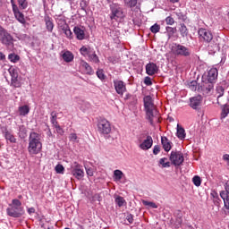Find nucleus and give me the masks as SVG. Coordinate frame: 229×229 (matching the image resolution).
<instances>
[{"mask_svg": "<svg viewBox=\"0 0 229 229\" xmlns=\"http://www.w3.org/2000/svg\"><path fill=\"white\" fill-rule=\"evenodd\" d=\"M81 67L84 69V72L89 76H92V74H94V70H92V66L89 65V63H87V61H84V60L81 61Z\"/></svg>", "mask_w": 229, "mask_h": 229, "instance_id": "obj_28", "label": "nucleus"}, {"mask_svg": "<svg viewBox=\"0 0 229 229\" xmlns=\"http://www.w3.org/2000/svg\"><path fill=\"white\" fill-rule=\"evenodd\" d=\"M220 108H221L220 119H226L229 114V104L221 105Z\"/></svg>", "mask_w": 229, "mask_h": 229, "instance_id": "obj_30", "label": "nucleus"}, {"mask_svg": "<svg viewBox=\"0 0 229 229\" xmlns=\"http://www.w3.org/2000/svg\"><path fill=\"white\" fill-rule=\"evenodd\" d=\"M80 8L82 10V12H85V15H88L89 13L87 12V7L89 4V2L87 0H80Z\"/></svg>", "mask_w": 229, "mask_h": 229, "instance_id": "obj_44", "label": "nucleus"}, {"mask_svg": "<svg viewBox=\"0 0 229 229\" xmlns=\"http://www.w3.org/2000/svg\"><path fill=\"white\" fill-rule=\"evenodd\" d=\"M199 83H198V81H191L188 82V87L191 89L193 92H196L198 89H199Z\"/></svg>", "mask_w": 229, "mask_h": 229, "instance_id": "obj_42", "label": "nucleus"}, {"mask_svg": "<svg viewBox=\"0 0 229 229\" xmlns=\"http://www.w3.org/2000/svg\"><path fill=\"white\" fill-rule=\"evenodd\" d=\"M18 4L21 10H26L28 8V0H18Z\"/></svg>", "mask_w": 229, "mask_h": 229, "instance_id": "obj_54", "label": "nucleus"}, {"mask_svg": "<svg viewBox=\"0 0 229 229\" xmlns=\"http://www.w3.org/2000/svg\"><path fill=\"white\" fill-rule=\"evenodd\" d=\"M0 131L4 135L5 140H9L11 144H17V139L10 131H8V126H0Z\"/></svg>", "mask_w": 229, "mask_h": 229, "instance_id": "obj_13", "label": "nucleus"}, {"mask_svg": "<svg viewBox=\"0 0 229 229\" xmlns=\"http://www.w3.org/2000/svg\"><path fill=\"white\" fill-rule=\"evenodd\" d=\"M113 83L116 94L119 96H123L124 92H126V83L120 80H114Z\"/></svg>", "mask_w": 229, "mask_h": 229, "instance_id": "obj_14", "label": "nucleus"}, {"mask_svg": "<svg viewBox=\"0 0 229 229\" xmlns=\"http://www.w3.org/2000/svg\"><path fill=\"white\" fill-rule=\"evenodd\" d=\"M114 203L117 205V207L121 208V207H124V205H126V200L124 199L123 197L117 196L114 199Z\"/></svg>", "mask_w": 229, "mask_h": 229, "instance_id": "obj_43", "label": "nucleus"}, {"mask_svg": "<svg viewBox=\"0 0 229 229\" xmlns=\"http://www.w3.org/2000/svg\"><path fill=\"white\" fill-rule=\"evenodd\" d=\"M167 157L160 158L158 161L159 165H162L163 168L171 167V164L175 167H180V165H183V162H185V157L182 151L172 150L169 156L170 162H165Z\"/></svg>", "mask_w": 229, "mask_h": 229, "instance_id": "obj_1", "label": "nucleus"}, {"mask_svg": "<svg viewBox=\"0 0 229 229\" xmlns=\"http://www.w3.org/2000/svg\"><path fill=\"white\" fill-rule=\"evenodd\" d=\"M143 83H145L147 87H151V85H153V81L151 80V77L146 76L144 78Z\"/></svg>", "mask_w": 229, "mask_h": 229, "instance_id": "obj_57", "label": "nucleus"}, {"mask_svg": "<svg viewBox=\"0 0 229 229\" xmlns=\"http://www.w3.org/2000/svg\"><path fill=\"white\" fill-rule=\"evenodd\" d=\"M171 52L175 56H182V58H191L192 50L180 43H173Z\"/></svg>", "mask_w": 229, "mask_h": 229, "instance_id": "obj_6", "label": "nucleus"}, {"mask_svg": "<svg viewBox=\"0 0 229 229\" xmlns=\"http://www.w3.org/2000/svg\"><path fill=\"white\" fill-rule=\"evenodd\" d=\"M176 137H177V139H180V140H184L185 137H187L185 129L183 127L180 126V124H177Z\"/></svg>", "mask_w": 229, "mask_h": 229, "instance_id": "obj_29", "label": "nucleus"}, {"mask_svg": "<svg viewBox=\"0 0 229 229\" xmlns=\"http://www.w3.org/2000/svg\"><path fill=\"white\" fill-rule=\"evenodd\" d=\"M19 115L26 116L30 114V106L24 105L18 107Z\"/></svg>", "mask_w": 229, "mask_h": 229, "instance_id": "obj_34", "label": "nucleus"}, {"mask_svg": "<svg viewBox=\"0 0 229 229\" xmlns=\"http://www.w3.org/2000/svg\"><path fill=\"white\" fill-rule=\"evenodd\" d=\"M0 42L7 51L15 49V39L6 29L0 25Z\"/></svg>", "mask_w": 229, "mask_h": 229, "instance_id": "obj_4", "label": "nucleus"}, {"mask_svg": "<svg viewBox=\"0 0 229 229\" xmlns=\"http://www.w3.org/2000/svg\"><path fill=\"white\" fill-rule=\"evenodd\" d=\"M69 140L70 142H78V134L72 132L69 135Z\"/></svg>", "mask_w": 229, "mask_h": 229, "instance_id": "obj_59", "label": "nucleus"}, {"mask_svg": "<svg viewBox=\"0 0 229 229\" xmlns=\"http://www.w3.org/2000/svg\"><path fill=\"white\" fill-rule=\"evenodd\" d=\"M8 72H9L11 78H15V77L19 76V67L10 66L8 69Z\"/></svg>", "mask_w": 229, "mask_h": 229, "instance_id": "obj_38", "label": "nucleus"}, {"mask_svg": "<svg viewBox=\"0 0 229 229\" xmlns=\"http://www.w3.org/2000/svg\"><path fill=\"white\" fill-rule=\"evenodd\" d=\"M86 174L88 176H94V169L92 167H86Z\"/></svg>", "mask_w": 229, "mask_h": 229, "instance_id": "obj_64", "label": "nucleus"}, {"mask_svg": "<svg viewBox=\"0 0 229 229\" xmlns=\"http://www.w3.org/2000/svg\"><path fill=\"white\" fill-rule=\"evenodd\" d=\"M161 146L165 153H169L173 149V143L165 136L161 137Z\"/></svg>", "mask_w": 229, "mask_h": 229, "instance_id": "obj_24", "label": "nucleus"}, {"mask_svg": "<svg viewBox=\"0 0 229 229\" xmlns=\"http://www.w3.org/2000/svg\"><path fill=\"white\" fill-rule=\"evenodd\" d=\"M141 203L144 205V207H150V208H158V206L155 202H152V201H148V200L142 199Z\"/></svg>", "mask_w": 229, "mask_h": 229, "instance_id": "obj_48", "label": "nucleus"}, {"mask_svg": "<svg viewBox=\"0 0 229 229\" xmlns=\"http://www.w3.org/2000/svg\"><path fill=\"white\" fill-rule=\"evenodd\" d=\"M176 17L178 18V21H182L183 22H185L187 21V13H183L182 11H177L174 13Z\"/></svg>", "mask_w": 229, "mask_h": 229, "instance_id": "obj_40", "label": "nucleus"}, {"mask_svg": "<svg viewBox=\"0 0 229 229\" xmlns=\"http://www.w3.org/2000/svg\"><path fill=\"white\" fill-rule=\"evenodd\" d=\"M88 57L89 58L90 62H93V64H99V57L96 54V51H92Z\"/></svg>", "mask_w": 229, "mask_h": 229, "instance_id": "obj_45", "label": "nucleus"}, {"mask_svg": "<svg viewBox=\"0 0 229 229\" xmlns=\"http://www.w3.org/2000/svg\"><path fill=\"white\" fill-rule=\"evenodd\" d=\"M150 31L151 33L157 34L160 31V25H158V23H155L154 25H152L150 27Z\"/></svg>", "mask_w": 229, "mask_h": 229, "instance_id": "obj_55", "label": "nucleus"}, {"mask_svg": "<svg viewBox=\"0 0 229 229\" xmlns=\"http://www.w3.org/2000/svg\"><path fill=\"white\" fill-rule=\"evenodd\" d=\"M153 147V138L149 135L146 137L142 143L140 144V149L143 151H148V149H151Z\"/></svg>", "mask_w": 229, "mask_h": 229, "instance_id": "obj_21", "label": "nucleus"}, {"mask_svg": "<svg viewBox=\"0 0 229 229\" xmlns=\"http://www.w3.org/2000/svg\"><path fill=\"white\" fill-rule=\"evenodd\" d=\"M216 94H219L217 98H223L225 96V87H223V86H216Z\"/></svg>", "mask_w": 229, "mask_h": 229, "instance_id": "obj_51", "label": "nucleus"}, {"mask_svg": "<svg viewBox=\"0 0 229 229\" xmlns=\"http://www.w3.org/2000/svg\"><path fill=\"white\" fill-rule=\"evenodd\" d=\"M92 49L90 47H85V46H82L81 48H80V53L82 56H89L90 54H92Z\"/></svg>", "mask_w": 229, "mask_h": 229, "instance_id": "obj_37", "label": "nucleus"}, {"mask_svg": "<svg viewBox=\"0 0 229 229\" xmlns=\"http://www.w3.org/2000/svg\"><path fill=\"white\" fill-rule=\"evenodd\" d=\"M165 23L168 26H173V24H174V18H173L172 16H168L165 18Z\"/></svg>", "mask_w": 229, "mask_h": 229, "instance_id": "obj_61", "label": "nucleus"}, {"mask_svg": "<svg viewBox=\"0 0 229 229\" xmlns=\"http://www.w3.org/2000/svg\"><path fill=\"white\" fill-rule=\"evenodd\" d=\"M73 33L77 40H85V27L75 26Z\"/></svg>", "mask_w": 229, "mask_h": 229, "instance_id": "obj_22", "label": "nucleus"}, {"mask_svg": "<svg viewBox=\"0 0 229 229\" xmlns=\"http://www.w3.org/2000/svg\"><path fill=\"white\" fill-rule=\"evenodd\" d=\"M157 114L158 110L155 108L145 110V119L148 121L150 126H155V122L153 121V119L157 117Z\"/></svg>", "mask_w": 229, "mask_h": 229, "instance_id": "obj_15", "label": "nucleus"}, {"mask_svg": "<svg viewBox=\"0 0 229 229\" xmlns=\"http://www.w3.org/2000/svg\"><path fill=\"white\" fill-rule=\"evenodd\" d=\"M129 105L130 106H135L137 105V103H139V99L137 98L136 95H132V97H131V99H129Z\"/></svg>", "mask_w": 229, "mask_h": 229, "instance_id": "obj_56", "label": "nucleus"}, {"mask_svg": "<svg viewBox=\"0 0 229 229\" xmlns=\"http://www.w3.org/2000/svg\"><path fill=\"white\" fill-rule=\"evenodd\" d=\"M72 174L76 178V180H83V177L85 176V172L81 168V165L80 164H77L75 167L72 170Z\"/></svg>", "mask_w": 229, "mask_h": 229, "instance_id": "obj_17", "label": "nucleus"}, {"mask_svg": "<svg viewBox=\"0 0 229 229\" xmlns=\"http://www.w3.org/2000/svg\"><path fill=\"white\" fill-rule=\"evenodd\" d=\"M126 221H128V223L130 225H133V215L131 213L127 214V216L125 217Z\"/></svg>", "mask_w": 229, "mask_h": 229, "instance_id": "obj_63", "label": "nucleus"}, {"mask_svg": "<svg viewBox=\"0 0 229 229\" xmlns=\"http://www.w3.org/2000/svg\"><path fill=\"white\" fill-rule=\"evenodd\" d=\"M61 30H63V33H64L66 38H69V40H72V38H74V34H72V31L71 30V27H69V25H66V27Z\"/></svg>", "mask_w": 229, "mask_h": 229, "instance_id": "obj_33", "label": "nucleus"}, {"mask_svg": "<svg viewBox=\"0 0 229 229\" xmlns=\"http://www.w3.org/2000/svg\"><path fill=\"white\" fill-rule=\"evenodd\" d=\"M11 87H13V89H21L22 87V82L19 80V76L11 78Z\"/></svg>", "mask_w": 229, "mask_h": 229, "instance_id": "obj_32", "label": "nucleus"}, {"mask_svg": "<svg viewBox=\"0 0 229 229\" xmlns=\"http://www.w3.org/2000/svg\"><path fill=\"white\" fill-rule=\"evenodd\" d=\"M54 128H55L56 133H58V135H60L61 137H64V135H65V131L64 130V128H62V126H60L59 123L57 125H55Z\"/></svg>", "mask_w": 229, "mask_h": 229, "instance_id": "obj_52", "label": "nucleus"}, {"mask_svg": "<svg viewBox=\"0 0 229 229\" xmlns=\"http://www.w3.org/2000/svg\"><path fill=\"white\" fill-rule=\"evenodd\" d=\"M208 55H215L217 53V51H221V47L219 42H217V39H213L211 42H209V45L208 46Z\"/></svg>", "mask_w": 229, "mask_h": 229, "instance_id": "obj_19", "label": "nucleus"}, {"mask_svg": "<svg viewBox=\"0 0 229 229\" xmlns=\"http://www.w3.org/2000/svg\"><path fill=\"white\" fill-rule=\"evenodd\" d=\"M166 30V35L168 37V38H173V37H174V34L176 33V31H178V30L176 29V27H165Z\"/></svg>", "mask_w": 229, "mask_h": 229, "instance_id": "obj_39", "label": "nucleus"}, {"mask_svg": "<svg viewBox=\"0 0 229 229\" xmlns=\"http://www.w3.org/2000/svg\"><path fill=\"white\" fill-rule=\"evenodd\" d=\"M107 60L110 64H113L114 65H115V64H119V58H117V56H109L107 57Z\"/></svg>", "mask_w": 229, "mask_h": 229, "instance_id": "obj_60", "label": "nucleus"}, {"mask_svg": "<svg viewBox=\"0 0 229 229\" xmlns=\"http://www.w3.org/2000/svg\"><path fill=\"white\" fill-rule=\"evenodd\" d=\"M192 183L195 185V187H200L201 186V177L199 175H194L192 178Z\"/></svg>", "mask_w": 229, "mask_h": 229, "instance_id": "obj_49", "label": "nucleus"}, {"mask_svg": "<svg viewBox=\"0 0 229 229\" xmlns=\"http://www.w3.org/2000/svg\"><path fill=\"white\" fill-rule=\"evenodd\" d=\"M109 19L111 21H124L126 18V13H124V7L121 4L113 3L109 5Z\"/></svg>", "mask_w": 229, "mask_h": 229, "instance_id": "obj_5", "label": "nucleus"}, {"mask_svg": "<svg viewBox=\"0 0 229 229\" xmlns=\"http://www.w3.org/2000/svg\"><path fill=\"white\" fill-rule=\"evenodd\" d=\"M103 198L101 197V193H95L92 197H91V202L95 203V201H98L99 203H101Z\"/></svg>", "mask_w": 229, "mask_h": 229, "instance_id": "obj_53", "label": "nucleus"}, {"mask_svg": "<svg viewBox=\"0 0 229 229\" xmlns=\"http://www.w3.org/2000/svg\"><path fill=\"white\" fill-rule=\"evenodd\" d=\"M18 136L21 140H24L26 137H28V129L26 128V125L22 124L19 126Z\"/></svg>", "mask_w": 229, "mask_h": 229, "instance_id": "obj_31", "label": "nucleus"}, {"mask_svg": "<svg viewBox=\"0 0 229 229\" xmlns=\"http://www.w3.org/2000/svg\"><path fill=\"white\" fill-rule=\"evenodd\" d=\"M218 74L219 72L217 71V68H211L209 71H208V74L205 75V79L216 83Z\"/></svg>", "mask_w": 229, "mask_h": 229, "instance_id": "obj_23", "label": "nucleus"}, {"mask_svg": "<svg viewBox=\"0 0 229 229\" xmlns=\"http://www.w3.org/2000/svg\"><path fill=\"white\" fill-rule=\"evenodd\" d=\"M98 131L100 135H110L112 125L106 118H99L97 122Z\"/></svg>", "mask_w": 229, "mask_h": 229, "instance_id": "obj_8", "label": "nucleus"}, {"mask_svg": "<svg viewBox=\"0 0 229 229\" xmlns=\"http://www.w3.org/2000/svg\"><path fill=\"white\" fill-rule=\"evenodd\" d=\"M62 53V58L64 62H66V64H71V62L74 60V54H72V52L66 50Z\"/></svg>", "mask_w": 229, "mask_h": 229, "instance_id": "obj_26", "label": "nucleus"}, {"mask_svg": "<svg viewBox=\"0 0 229 229\" xmlns=\"http://www.w3.org/2000/svg\"><path fill=\"white\" fill-rule=\"evenodd\" d=\"M161 148L160 145H155L152 150L153 155H158V153H160L161 151Z\"/></svg>", "mask_w": 229, "mask_h": 229, "instance_id": "obj_62", "label": "nucleus"}, {"mask_svg": "<svg viewBox=\"0 0 229 229\" xmlns=\"http://www.w3.org/2000/svg\"><path fill=\"white\" fill-rule=\"evenodd\" d=\"M42 135L37 131H30L29 135L28 151L29 155H38L42 153Z\"/></svg>", "mask_w": 229, "mask_h": 229, "instance_id": "obj_2", "label": "nucleus"}, {"mask_svg": "<svg viewBox=\"0 0 229 229\" xmlns=\"http://www.w3.org/2000/svg\"><path fill=\"white\" fill-rule=\"evenodd\" d=\"M189 106L195 110L196 112H201V105L203 103V97L201 95H197L195 97H191L189 99Z\"/></svg>", "mask_w": 229, "mask_h": 229, "instance_id": "obj_11", "label": "nucleus"}, {"mask_svg": "<svg viewBox=\"0 0 229 229\" xmlns=\"http://www.w3.org/2000/svg\"><path fill=\"white\" fill-rule=\"evenodd\" d=\"M8 60L12 62V64H17L19 60H21V55L15 54V53H11L8 55Z\"/></svg>", "mask_w": 229, "mask_h": 229, "instance_id": "obj_41", "label": "nucleus"}, {"mask_svg": "<svg viewBox=\"0 0 229 229\" xmlns=\"http://www.w3.org/2000/svg\"><path fill=\"white\" fill-rule=\"evenodd\" d=\"M43 6H44V22L46 26V30L48 33H53V30H55V21H53V18L47 14V9H46L47 2L46 0H43Z\"/></svg>", "mask_w": 229, "mask_h": 229, "instance_id": "obj_10", "label": "nucleus"}, {"mask_svg": "<svg viewBox=\"0 0 229 229\" xmlns=\"http://www.w3.org/2000/svg\"><path fill=\"white\" fill-rule=\"evenodd\" d=\"M143 104H144V111L151 110L155 106V103H153V98L148 95L143 98Z\"/></svg>", "mask_w": 229, "mask_h": 229, "instance_id": "obj_25", "label": "nucleus"}, {"mask_svg": "<svg viewBox=\"0 0 229 229\" xmlns=\"http://www.w3.org/2000/svg\"><path fill=\"white\" fill-rule=\"evenodd\" d=\"M58 113L56 111H52L50 113V123L52 126H56L58 125Z\"/></svg>", "mask_w": 229, "mask_h": 229, "instance_id": "obj_36", "label": "nucleus"}, {"mask_svg": "<svg viewBox=\"0 0 229 229\" xmlns=\"http://www.w3.org/2000/svg\"><path fill=\"white\" fill-rule=\"evenodd\" d=\"M220 198L223 199L224 201V210L225 216H229V193L225 191H220Z\"/></svg>", "mask_w": 229, "mask_h": 229, "instance_id": "obj_20", "label": "nucleus"}, {"mask_svg": "<svg viewBox=\"0 0 229 229\" xmlns=\"http://www.w3.org/2000/svg\"><path fill=\"white\" fill-rule=\"evenodd\" d=\"M178 32L181 35L182 38H192V35H191V32H189V28H187V25L185 23H179L178 26Z\"/></svg>", "mask_w": 229, "mask_h": 229, "instance_id": "obj_18", "label": "nucleus"}, {"mask_svg": "<svg viewBox=\"0 0 229 229\" xmlns=\"http://www.w3.org/2000/svg\"><path fill=\"white\" fill-rule=\"evenodd\" d=\"M123 2L128 8H135L137 6V0H123Z\"/></svg>", "mask_w": 229, "mask_h": 229, "instance_id": "obj_50", "label": "nucleus"}, {"mask_svg": "<svg viewBox=\"0 0 229 229\" xmlns=\"http://www.w3.org/2000/svg\"><path fill=\"white\" fill-rule=\"evenodd\" d=\"M198 35L199 42L210 44L214 40V34L208 29L199 28L198 30Z\"/></svg>", "mask_w": 229, "mask_h": 229, "instance_id": "obj_9", "label": "nucleus"}, {"mask_svg": "<svg viewBox=\"0 0 229 229\" xmlns=\"http://www.w3.org/2000/svg\"><path fill=\"white\" fill-rule=\"evenodd\" d=\"M145 71L148 76H155V74H158V71H160V69L157 64L149 62L146 64Z\"/></svg>", "mask_w": 229, "mask_h": 229, "instance_id": "obj_16", "label": "nucleus"}, {"mask_svg": "<svg viewBox=\"0 0 229 229\" xmlns=\"http://www.w3.org/2000/svg\"><path fill=\"white\" fill-rule=\"evenodd\" d=\"M55 22L57 24L58 30H62L64 28H65L66 26H69V24H67V20H65V16L59 15L55 19Z\"/></svg>", "mask_w": 229, "mask_h": 229, "instance_id": "obj_27", "label": "nucleus"}, {"mask_svg": "<svg viewBox=\"0 0 229 229\" xmlns=\"http://www.w3.org/2000/svg\"><path fill=\"white\" fill-rule=\"evenodd\" d=\"M26 214L24 207H22V202L19 199H13L6 208V215L9 217H13L14 219H19Z\"/></svg>", "mask_w": 229, "mask_h": 229, "instance_id": "obj_3", "label": "nucleus"}, {"mask_svg": "<svg viewBox=\"0 0 229 229\" xmlns=\"http://www.w3.org/2000/svg\"><path fill=\"white\" fill-rule=\"evenodd\" d=\"M215 85L216 82L206 79L204 74L201 77V84H199V90L202 92L203 96H212V94H214Z\"/></svg>", "mask_w": 229, "mask_h": 229, "instance_id": "obj_7", "label": "nucleus"}, {"mask_svg": "<svg viewBox=\"0 0 229 229\" xmlns=\"http://www.w3.org/2000/svg\"><path fill=\"white\" fill-rule=\"evenodd\" d=\"M183 223V219L182 218V216H179L175 219V228H182V225Z\"/></svg>", "mask_w": 229, "mask_h": 229, "instance_id": "obj_58", "label": "nucleus"}, {"mask_svg": "<svg viewBox=\"0 0 229 229\" xmlns=\"http://www.w3.org/2000/svg\"><path fill=\"white\" fill-rule=\"evenodd\" d=\"M11 4L13 7V13L14 14L15 19L20 22L21 24H26V19L24 18V13L19 10V6L15 4V1L12 0Z\"/></svg>", "mask_w": 229, "mask_h": 229, "instance_id": "obj_12", "label": "nucleus"}, {"mask_svg": "<svg viewBox=\"0 0 229 229\" xmlns=\"http://www.w3.org/2000/svg\"><path fill=\"white\" fill-rule=\"evenodd\" d=\"M55 171L57 174H64L65 173V167H64L62 164H57L55 167Z\"/></svg>", "mask_w": 229, "mask_h": 229, "instance_id": "obj_47", "label": "nucleus"}, {"mask_svg": "<svg viewBox=\"0 0 229 229\" xmlns=\"http://www.w3.org/2000/svg\"><path fill=\"white\" fill-rule=\"evenodd\" d=\"M113 178L114 180V182H121V180H123V178H124V173H123V171L116 169L114 171V175Z\"/></svg>", "mask_w": 229, "mask_h": 229, "instance_id": "obj_35", "label": "nucleus"}, {"mask_svg": "<svg viewBox=\"0 0 229 229\" xmlns=\"http://www.w3.org/2000/svg\"><path fill=\"white\" fill-rule=\"evenodd\" d=\"M96 74L101 81H105V80H106V75H105V71L103 69H98L96 72Z\"/></svg>", "mask_w": 229, "mask_h": 229, "instance_id": "obj_46", "label": "nucleus"}]
</instances>
